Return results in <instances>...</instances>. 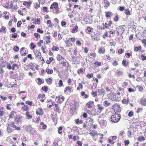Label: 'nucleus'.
Wrapping results in <instances>:
<instances>
[{"label":"nucleus","mask_w":146,"mask_h":146,"mask_svg":"<svg viewBox=\"0 0 146 146\" xmlns=\"http://www.w3.org/2000/svg\"><path fill=\"white\" fill-rule=\"evenodd\" d=\"M95 64L96 65H97L98 66H100L101 65V63L100 62H98V61L96 62L95 63Z\"/></svg>","instance_id":"nucleus-53"},{"label":"nucleus","mask_w":146,"mask_h":146,"mask_svg":"<svg viewBox=\"0 0 146 146\" xmlns=\"http://www.w3.org/2000/svg\"><path fill=\"white\" fill-rule=\"evenodd\" d=\"M62 127L61 126H60L58 129V132L60 134H61L62 133Z\"/></svg>","instance_id":"nucleus-35"},{"label":"nucleus","mask_w":146,"mask_h":146,"mask_svg":"<svg viewBox=\"0 0 146 146\" xmlns=\"http://www.w3.org/2000/svg\"><path fill=\"white\" fill-rule=\"evenodd\" d=\"M141 58L142 60L144 61L146 60V56L143 54L141 55Z\"/></svg>","instance_id":"nucleus-37"},{"label":"nucleus","mask_w":146,"mask_h":146,"mask_svg":"<svg viewBox=\"0 0 146 146\" xmlns=\"http://www.w3.org/2000/svg\"><path fill=\"white\" fill-rule=\"evenodd\" d=\"M12 129L10 127L7 128V131L9 133H10L12 132Z\"/></svg>","instance_id":"nucleus-49"},{"label":"nucleus","mask_w":146,"mask_h":146,"mask_svg":"<svg viewBox=\"0 0 146 146\" xmlns=\"http://www.w3.org/2000/svg\"><path fill=\"white\" fill-rule=\"evenodd\" d=\"M123 50L122 49L120 48L118 50V52L120 54H121L123 53Z\"/></svg>","instance_id":"nucleus-63"},{"label":"nucleus","mask_w":146,"mask_h":146,"mask_svg":"<svg viewBox=\"0 0 146 146\" xmlns=\"http://www.w3.org/2000/svg\"><path fill=\"white\" fill-rule=\"evenodd\" d=\"M90 132L89 134L92 137H93L96 135H98L99 134V133H98L97 131L94 130H90Z\"/></svg>","instance_id":"nucleus-3"},{"label":"nucleus","mask_w":146,"mask_h":146,"mask_svg":"<svg viewBox=\"0 0 146 146\" xmlns=\"http://www.w3.org/2000/svg\"><path fill=\"white\" fill-rule=\"evenodd\" d=\"M114 21L116 22H117V21H118V16L117 15H116V16L115 17V18L114 19Z\"/></svg>","instance_id":"nucleus-62"},{"label":"nucleus","mask_w":146,"mask_h":146,"mask_svg":"<svg viewBox=\"0 0 146 146\" xmlns=\"http://www.w3.org/2000/svg\"><path fill=\"white\" fill-rule=\"evenodd\" d=\"M76 143L78 144V146H82V143L81 141H78L76 142Z\"/></svg>","instance_id":"nucleus-58"},{"label":"nucleus","mask_w":146,"mask_h":146,"mask_svg":"<svg viewBox=\"0 0 146 146\" xmlns=\"http://www.w3.org/2000/svg\"><path fill=\"white\" fill-rule=\"evenodd\" d=\"M121 115H120L115 114L112 115L111 117V121L114 123H116L118 122L121 118Z\"/></svg>","instance_id":"nucleus-1"},{"label":"nucleus","mask_w":146,"mask_h":146,"mask_svg":"<svg viewBox=\"0 0 146 146\" xmlns=\"http://www.w3.org/2000/svg\"><path fill=\"white\" fill-rule=\"evenodd\" d=\"M124 143H125V145H127L129 143V140H125L124 141Z\"/></svg>","instance_id":"nucleus-60"},{"label":"nucleus","mask_w":146,"mask_h":146,"mask_svg":"<svg viewBox=\"0 0 146 146\" xmlns=\"http://www.w3.org/2000/svg\"><path fill=\"white\" fill-rule=\"evenodd\" d=\"M98 92L99 93V94H103L104 95L105 94V91L104 89H102L101 90L100 89H98Z\"/></svg>","instance_id":"nucleus-17"},{"label":"nucleus","mask_w":146,"mask_h":146,"mask_svg":"<svg viewBox=\"0 0 146 146\" xmlns=\"http://www.w3.org/2000/svg\"><path fill=\"white\" fill-rule=\"evenodd\" d=\"M87 29L88 30V32L89 33H90L91 32L92 30H93V29L90 27H87Z\"/></svg>","instance_id":"nucleus-45"},{"label":"nucleus","mask_w":146,"mask_h":146,"mask_svg":"<svg viewBox=\"0 0 146 146\" xmlns=\"http://www.w3.org/2000/svg\"><path fill=\"white\" fill-rule=\"evenodd\" d=\"M15 67L17 69H18L19 68L18 65L17 64H13L12 66V70H14Z\"/></svg>","instance_id":"nucleus-32"},{"label":"nucleus","mask_w":146,"mask_h":146,"mask_svg":"<svg viewBox=\"0 0 146 146\" xmlns=\"http://www.w3.org/2000/svg\"><path fill=\"white\" fill-rule=\"evenodd\" d=\"M98 110H99L98 111H100V112L104 109V108L100 104H98Z\"/></svg>","instance_id":"nucleus-28"},{"label":"nucleus","mask_w":146,"mask_h":146,"mask_svg":"<svg viewBox=\"0 0 146 146\" xmlns=\"http://www.w3.org/2000/svg\"><path fill=\"white\" fill-rule=\"evenodd\" d=\"M110 103L107 101H105L103 103V105L105 107L109 106L110 105Z\"/></svg>","instance_id":"nucleus-11"},{"label":"nucleus","mask_w":146,"mask_h":146,"mask_svg":"<svg viewBox=\"0 0 146 146\" xmlns=\"http://www.w3.org/2000/svg\"><path fill=\"white\" fill-rule=\"evenodd\" d=\"M25 103L27 104H28L30 106H31L32 105L33 102L31 101H29V100H27L26 102Z\"/></svg>","instance_id":"nucleus-36"},{"label":"nucleus","mask_w":146,"mask_h":146,"mask_svg":"<svg viewBox=\"0 0 146 146\" xmlns=\"http://www.w3.org/2000/svg\"><path fill=\"white\" fill-rule=\"evenodd\" d=\"M141 49V46H139L138 47H135L134 48V50L135 51H137L139 50H140Z\"/></svg>","instance_id":"nucleus-26"},{"label":"nucleus","mask_w":146,"mask_h":146,"mask_svg":"<svg viewBox=\"0 0 146 146\" xmlns=\"http://www.w3.org/2000/svg\"><path fill=\"white\" fill-rule=\"evenodd\" d=\"M98 35H94L92 36V37L93 39H94L95 40H98L100 39L99 38V36L97 37Z\"/></svg>","instance_id":"nucleus-18"},{"label":"nucleus","mask_w":146,"mask_h":146,"mask_svg":"<svg viewBox=\"0 0 146 146\" xmlns=\"http://www.w3.org/2000/svg\"><path fill=\"white\" fill-rule=\"evenodd\" d=\"M111 99L112 100H116L118 98V97H117V95L116 94H113L112 93L111 94Z\"/></svg>","instance_id":"nucleus-4"},{"label":"nucleus","mask_w":146,"mask_h":146,"mask_svg":"<svg viewBox=\"0 0 146 146\" xmlns=\"http://www.w3.org/2000/svg\"><path fill=\"white\" fill-rule=\"evenodd\" d=\"M128 62L126 60H123L122 61V64L123 66H127Z\"/></svg>","instance_id":"nucleus-33"},{"label":"nucleus","mask_w":146,"mask_h":146,"mask_svg":"<svg viewBox=\"0 0 146 146\" xmlns=\"http://www.w3.org/2000/svg\"><path fill=\"white\" fill-rule=\"evenodd\" d=\"M106 123V121L104 120H101L99 121V123L101 125H104Z\"/></svg>","instance_id":"nucleus-25"},{"label":"nucleus","mask_w":146,"mask_h":146,"mask_svg":"<svg viewBox=\"0 0 146 146\" xmlns=\"http://www.w3.org/2000/svg\"><path fill=\"white\" fill-rule=\"evenodd\" d=\"M40 23V19H36L34 22V23L35 24H37L38 25H39Z\"/></svg>","instance_id":"nucleus-23"},{"label":"nucleus","mask_w":146,"mask_h":146,"mask_svg":"<svg viewBox=\"0 0 146 146\" xmlns=\"http://www.w3.org/2000/svg\"><path fill=\"white\" fill-rule=\"evenodd\" d=\"M27 107V105H25L24 106L22 107V109L25 111H27L29 110V109Z\"/></svg>","instance_id":"nucleus-20"},{"label":"nucleus","mask_w":146,"mask_h":146,"mask_svg":"<svg viewBox=\"0 0 146 146\" xmlns=\"http://www.w3.org/2000/svg\"><path fill=\"white\" fill-rule=\"evenodd\" d=\"M41 90L46 92L48 91V87L47 86H43Z\"/></svg>","instance_id":"nucleus-38"},{"label":"nucleus","mask_w":146,"mask_h":146,"mask_svg":"<svg viewBox=\"0 0 146 146\" xmlns=\"http://www.w3.org/2000/svg\"><path fill=\"white\" fill-rule=\"evenodd\" d=\"M63 82L61 80H60L58 84L59 87H61L63 85Z\"/></svg>","instance_id":"nucleus-50"},{"label":"nucleus","mask_w":146,"mask_h":146,"mask_svg":"<svg viewBox=\"0 0 146 146\" xmlns=\"http://www.w3.org/2000/svg\"><path fill=\"white\" fill-rule=\"evenodd\" d=\"M45 96V95L44 94H39L38 96V98H43Z\"/></svg>","instance_id":"nucleus-39"},{"label":"nucleus","mask_w":146,"mask_h":146,"mask_svg":"<svg viewBox=\"0 0 146 146\" xmlns=\"http://www.w3.org/2000/svg\"><path fill=\"white\" fill-rule=\"evenodd\" d=\"M21 22L20 21H19L17 24V27H21V25L22 24Z\"/></svg>","instance_id":"nucleus-54"},{"label":"nucleus","mask_w":146,"mask_h":146,"mask_svg":"<svg viewBox=\"0 0 146 146\" xmlns=\"http://www.w3.org/2000/svg\"><path fill=\"white\" fill-rule=\"evenodd\" d=\"M46 72H47V73L48 74H52V73L53 72V71L52 70H50V69L49 68L46 69Z\"/></svg>","instance_id":"nucleus-27"},{"label":"nucleus","mask_w":146,"mask_h":146,"mask_svg":"<svg viewBox=\"0 0 146 146\" xmlns=\"http://www.w3.org/2000/svg\"><path fill=\"white\" fill-rule=\"evenodd\" d=\"M13 50L14 51L17 52L19 50V47L17 46H15L13 48Z\"/></svg>","instance_id":"nucleus-41"},{"label":"nucleus","mask_w":146,"mask_h":146,"mask_svg":"<svg viewBox=\"0 0 146 146\" xmlns=\"http://www.w3.org/2000/svg\"><path fill=\"white\" fill-rule=\"evenodd\" d=\"M94 105V102L92 101H90L87 103L86 104L87 107L89 108H92Z\"/></svg>","instance_id":"nucleus-6"},{"label":"nucleus","mask_w":146,"mask_h":146,"mask_svg":"<svg viewBox=\"0 0 146 146\" xmlns=\"http://www.w3.org/2000/svg\"><path fill=\"white\" fill-rule=\"evenodd\" d=\"M32 3V2L31 1H29V2H27V7L29 8V7L30 6V5Z\"/></svg>","instance_id":"nucleus-57"},{"label":"nucleus","mask_w":146,"mask_h":146,"mask_svg":"<svg viewBox=\"0 0 146 146\" xmlns=\"http://www.w3.org/2000/svg\"><path fill=\"white\" fill-rule=\"evenodd\" d=\"M124 26H125V25H123L117 28V29L122 34L124 33L125 31V29L123 27Z\"/></svg>","instance_id":"nucleus-9"},{"label":"nucleus","mask_w":146,"mask_h":146,"mask_svg":"<svg viewBox=\"0 0 146 146\" xmlns=\"http://www.w3.org/2000/svg\"><path fill=\"white\" fill-rule=\"evenodd\" d=\"M138 140L140 141H143L145 140V138L143 137H139L138 138Z\"/></svg>","instance_id":"nucleus-44"},{"label":"nucleus","mask_w":146,"mask_h":146,"mask_svg":"<svg viewBox=\"0 0 146 146\" xmlns=\"http://www.w3.org/2000/svg\"><path fill=\"white\" fill-rule=\"evenodd\" d=\"M133 111H130L129 113L128 114V116L129 117H131L133 115Z\"/></svg>","instance_id":"nucleus-52"},{"label":"nucleus","mask_w":146,"mask_h":146,"mask_svg":"<svg viewBox=\"0 0 146 146\" xmlns=\"http://www.w3.org/2000/svg\"><path fill=\"white\" fill-rule=\"evenodd\" d=\"M123 74V72L122 71H119L118 70H117L115 72V75L118 77L122 76Z\"/></svg>","instance_id":"nucleus-8"},{"label":"nucleus","mask_w":146,"mask_h":146,"mask_svg":"<svg viewBox=\"0 0 146 146\" xmlns=\"http://www.w3.org/2000/svg\"><path fill=\"white\" fill-rule=\"evenodd\" d=\"M37 80L38 81V84L40 85L44 82V81L42 80L40 78H37Z\"/></svg>","instance_id":"nucleus-16"},{"label":"nucleus","mask_w":146,"mask_h":146,"mask_svg":"<svg viewBox=\"0 0 146 146\" xmlns=\"http://www.w3.org/2000/svg\"><path fill=\"white\" fill-rule=\"evenodd\" d=\"M45 38L47 40L46 41V44L49 43L50 42V37L48 36H47Z\"/></svg>","instance_id":"nucleus-30"},{"label":"nucleus","mask_w":146,"mask_h":146,"mask_svg":"<svg viewBox=\"0 0 146 146\" xmlns=\"http://www.w3.org/2000/svg\"><path fill=\"white\" fill-rule=\"evenodd\" d=\"M15 113V112L14 111H12L10 113L9 115V117L10 118H12L13 117V116L14 115V113Z\"/></svg>","instance_id":"nucleus-29"},{"label":"nucleus","mask_w":146,"mask_h":146,"mask_svg":"<svg viewBox=\"0 0 146 146\" xmlns=\"http://www.w3.org/2000/svg\"><path fill=\"white\" fill-rule=\"evenodd\" d=\"M36 113L37 115H41L43 113L42 109L39 108L37 111H36Z\"/></svg>","instance_id":"nucleus-7"},{"label":"nucleus","mask_w":146,"mask_h":146,"mask_svg":"<svg viewBox=\"0 0 146 146\" xmlns=\"http://www.w3.org/2000/svg\"><path fill=\"white\" fill-rule=\"evenodd\" d=\"M30 45L31 47V48L32 49H33L36 46V45H35L33 43H31L30 44Z\"/></svg>","instance_id":"nucleus-46"},{"label":"nucleus","mask_w":146,"mask_h":146,"mask_svg":"<svg viewBox=\"0 0 146 146\" xmlns=\"http://www.w3.org/2000/svg\"><path fill=\"white\" fill-rule=\"evenodd\" d=\"M57 59L58 61H60L61 59H64V58L60 55H58L57 56Z\"/></svg>","instance_id":"nucleus-21"},{"label":"nucleus","mask_w":146,"mask_h":146,"mask_svg":"<svg viewBox=\"0 0 146 146\" xmlns=\"http://www.w3.org/2000/svg\"><path fill=\"white\" fill-rule=\"evenodd\" d=\"M129 100L128 99H124L123 100L122 102L123 104H127L129 102Z\"/></svg>","instance_id":"nucleus-34"},{"label":"nucleus","mask_w":146,"mask_h":146,"mask_svg":"<svg viewBox=\"0 0 146 146\" xmlns=\"http://www.w3.org/2000/svg\"><path fill=\"white\" fill-rule=\"evenodd\" d=\"M46 46H42L41 47V50L44 53H46V51H45L44 50V49L46 48Z\"/></svg>","instance_id":"nucleus-59"},{"label":"nucleus","mask_w":146,"mask_h":146,"mask_svg":"<svg viewBox=\"0 0 146 146\" xmlns=\"http://www.w3.org/2000/svg\"><path fill=\"white\" fill-rule=\"evenodd\" d=\"M93 76V73H92L91 74H88L87 75V77L88 78H90Z\"/></svg>","instance_id":"nucleus-43"},{"label":"nucleus","mask_w":146,"mask_h":146,"mask_svg":"<svg viewBox=\"0 0 146 146\" xmlns=\"http://www.w3.org/2000/svg\"><path fill=\"white\" fill-rule=\"evenodd\" d=\"M131 54L130 53L127 52L125 53V56L127 58H129L131 56Z\"/></svg>","instance_id":"nucleus-47"},{"label":"nucleus","mask_w":146,"mask_h":146,"mask_svg":"<svg viewBox=\"0 0 146 146\" xmlns=\"http://www.w3.org/2000/svg\"><path fill=\"white\" fill-rule=\"evenodd\" d=\"M106 16L107 18H109L111 16L112 14V13L110 11L105 12Z\"/></svg>","instance_id":"nucleus-14"},{"label":"nucleus","mask_w":146,"mask_h":146,"mask_svg":"<svg viewBox=\"0 0 146 146\" xmlns=\"http://www.w3.org/2000/svg\"><path fill=\"white\" fill-rule=\"evenodd\" d=\"M114 109L115 110L118 112H119L121 111V108L119 105H115L114 106Z\"/></svg>","instance_id":"nucleus-5"},{"label":"nucleus","mask_w":146,"mask_h":146,"mask_svg":"<svg viewBox=\"0 0 146 146\" xmlns=\"http://www.w3.org/2000/svg\"><path fill=\"white\" fill-rule=\"evenodd\" d=\"M142 34L143 36L146 37V28L143 30Z\"/></svg>","instance_id":"nucleus-51"},{"label":"nucleus","mask_w":146,"mask_h":146,"mask_svg":"<svg viewBox=\"0 0 146 146\" xmlns=\"http://www.w3.org/2000/svg\"><path fill=\"white\" fill-rule=\"evenodd\" d=\"M42 9H43V10L45 11V12H48V10L47 9V7H43V8H42Z\"/></svg>","instance_id":"nucleus-56"},{"label":"nucleus","mask_w":146,"mask_h":146,"mask_svg":"<svg viewBox=\"0 0 146 146\" xmlns=\"http://www.w3.org/2000/svg\"><path fill=\"white\" fill-rule=\"evenodd\" d=\"M104 3L106 4L105 6L106 7L109 6L110 5L109 2L107 0H104Z\"/></svg>","instance_id":"nucleus-31"},{"label":"nucleus","mask_w":146,"mask_h":146,"mask_svg":"<svg viewBox=\"0 0 146 146\" xmlns=\"http://www.w3.org/2000/svg\"><path fill=\"white\" fill-rule=\"evenodd\" d=\"M142 43L144 44L145 46H146V39H143L142 41Z\"/></svg>","instance_id":"nucleus-64"},{"label":"nucleus","mask_w":146,"mask_h":146,"mask_svg":"<svg viewBox=\"0 0 146 146\" xmlns=\"http://www.w3.org/2000/svg\"><path fill=\"white\" fill-rule=\"evenodd\" d=\"M26 116L28 119H30L32 118V116L29 114V113L28 111H27L26 112Z\"/></svg>","instance_id":"nucleus-22"},{"label":"nucleus","mask_w":146,"mask_h":146,"mask_svg":"<svg viewBox=\"0 0 146 146\" xmlns=\"http://www.w3.org/2000/svg\"><path fill=\"white\" fill-rule=\"evenodd\" d=\"M78 27L77 26H75L72 29V32L73 33H75L78 31Z\"/></svg>","instance_id":"nucleus-15"},{"label":"nucleus","mask_w":146,"mask_h":146,"mask_svg":"<svg viewBox=\"0 0 146 146\" xmlns=\"http://www.w3.org/2000/svg\"><path fill=\"white\" fill-rule=\"evenodd\" d=\"M34 35L35 36V37L37 38H39L40 37V35L37 33H35L34 34Z\"/></svg>","instance_id":"nucleus-40"},{"label":"nucleus","mask_w":146,"mask_h":146,"mask_svg":"<svg viewBox=\"0 0 146 146\" xmlns=\"http://www.w3.org/2000/svg\"><path fill=\"white\" fill-rule=\"evenodd\" d=\"M18 35L17 33H15L13 34L12 35L11 37L13 38H16L17 37Z\"/></svg>","instance_id":"nucleus-48"},{"label":"nucleus","mask_w":146,"mask_h":146,"mask_svg":"<svg viewBox=\"0 0 146 146\" xmlns=\"http://www.w3.org/2000/svg\"><path fill=\"white\" fill-rule=\"evenodd\" d=\"M98 52L100 54L104 53L105 52V50L104 49H102L100 48Z\"/></svg>","instance_id":"nucleus-42"},{"label":"nucleus","mask_w":146,"mask_h":146,"mask_svg":"<svg viewBox=\"0 0 146 146\" xmlns=\"http://www.w3.org/2000/svg\"><path fill=\"white\" fill-rule=\"evenodd\" d=\"M137 88L139 89V91L141 92L143 91V88L142 86H140L139 85H137L136 86Z\"/></svg>","instance_id":"nucleus-24"},{"label":"nucleus","mask_w":146,"mask_h":146,"mask_svg":"<svg viewBox=\"0 0 146 146\" xmlns=\"http://www.w3.org/2000/svg\"><path fill=\"white\" fill-rule=\"evenodd\" d=\"M73 139L74 141H75L77 139H79V137L78 136H74L73 137Z\"/></svg>","instance_id":"nucleus-55"},{"label":"nucleus","mask_w":146,"mask_h":146,"mask_svg":"<svg viewBox=\"0 0 146 146\" xmlns=\"http://www.w3.org/2000/svg\"><path fill=\"white\" fill-rule=\"evenodd\" d=\"M34 53L36 57H37L38 56H41V52L39 50H35L34 52Z\"/></svg>","instance_id":"nucleus-10"},{"label":"nucleus","mask_w":146,"mask_h":146,"mask_svg":"<svg viewBox=\"0 0 146 146\" xmlns=\"http://www.w3.org/2000/svg\"><path fill=\"white\" fill-rule=\"evenodd\" d=\"M53 8H54L56 10V12H54V13H58L59 12L58 5L57 2H54L51 5L50 7V9Z\"/></svg>","instance_id":"nucleus-2"},{"label":"nucleus","mask_w":146,"mask_h":146,"mask_svg":"<svg viewBox=\"0 0 146 146\" xmlns=\"http://www.w3.org/2000/svg\"><path fill=\"white\" fill-rule=\"evenodd\" d=\"M141 103L144 106L146 105V98L142 99L141 101Z\"/></svg>","instance_id":"nucleus-19"},{"label":"nucleus","mask_w":146,"mask_h":146,"mask_svg":"<svg viewBox=\"0 0 146 146\" xmlns=\"http://www.w3.org/2000/svg\"><path fill=\"white\" fill-rule=\"evenodd\" d=\"M124 12L127 15L129 16L131 15L129 10L128 9H125Z\"/></svg>","instance_id":"nucleus-13"},{"label":"nucleus","mask_w":146,"mask_h":146,"mask_svg":"<svg viewBox=\"0 0 146 146\" xmlns=\"http://www.w3.org/2000/svg\"><path fill=\"white\" fill-rule=\"evenodd\" d=\"M50 116L52 118V119L53 121H54L55 120V117L53 114H51L50 115Z\"/></svg>","instance_id":"nucleus-61"},{"label":"nucleus","mask_w":146,"mask_h":146,"mask_svg":"<svg viewBox=\"0 0 146 146\" xmlns=\"http://www.w3.org/2000/svg\"><path fill=\"white\" fill-rule=\"evenodd\" d=\"M45 80L48 84L49 85H50L52 83V80L50 78L48 79H46Z\"/></svg>","instance_id":"nucleus-12"}]
</instances>
